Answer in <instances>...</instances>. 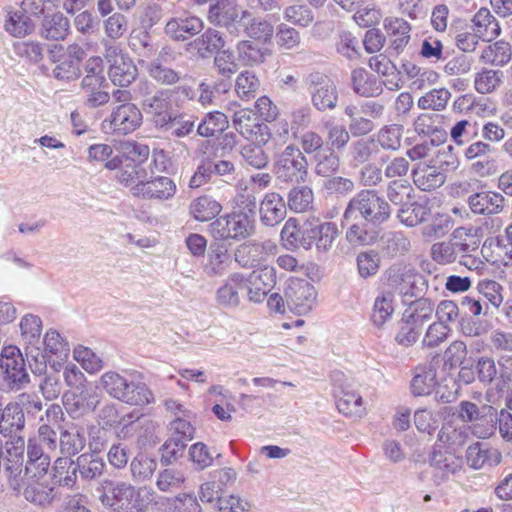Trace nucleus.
<instances>
[{
    "mask_svg": "<svg viewBox=\"0 0 512 512\" xmlns=\"http://www.w3.org/2000/svg\"><path fill=\"white\" fill-rule=\"evenodd\" d=\"M147 70L149 76L161 85H174L181 79V72L170 67V65L149 63Z\"/></svg>",
    "mask_w": 512,
    "mask_h": 512,
    "instance_id": "obj_64",
    "label": "nucleus"
},
{
    "mask_svg": "<svg viewBox=\"0 0 512 512\" xmlns=\"http://www.w3.org/2000/svg\"><path fill=\"white\" fill-rule=\"evenodd\" d=\"M203 20L193 14L184 12L171 17L165 24L164 33L173 41L185 42L204 30Z\"/></svg>",
    "mask_w": 512,
    "mask_h": 512,
    "instance_id": "obj_16",
    "label": "nucleus"
},
{
    "mask_svg": "<svg viewBox=\"0 0 512 512\" xmlns=\"http://www.w3.org/2000/svg\"><path fill=\"white\" fill-rule=\"evenodd\" d=\"M390 216L388 201L378 191L364 189L349 200L343 213L342 225L345 221L362 219L380 228Z\"/></svg>",
    "mask_w": 512,
    "mask_h": 512,
    "instance_id": "obj_2",
    "label": "nucleus"
},
{
    "mask_svg": "<svg viewBox=\"0 0 512 512\" xmlns=\"http://www.w3.org/2000/svg\"><path fill=\"white\" fill-rule=\"evenodd\" d=\"M414 184L422 191H432L441 187L447 176L438 166L419 165L412 170Z\"/></svg>",
    "mask_w": 512,
    "mask_h": 512,
    "instance_id": "obj_35",
    "label": "nucleus"
},
{
    "mask_svg": "<svg viewBox=\"0 0 512 512\" xmlns=\"http://www.w3.org/2000/svg\"><path fill=\"white\" fill-rule=\"evenodd\" d=\"M20 330L22 338L27 346H35L39 343L42 321L40 317L33 314H26L20 321Z\"/></svg>",
    "mask_w": 512,
    "mask_h": 512,
    "instance_id": "obj_58",
    "label": "nucleus"
},
{
    "mask_svg": "<svg viewBox=\"0 0 512 512\" xmlns=\"http://www.w3.org/2000/svg\"><path fill=\"white\" fill-rule=\"evenodd\" d=\"M383 82L364 68H355L351 72L353 91L361 97H378L383 92Z\"/></svg>",
    "mask_w": 512,
    "mask_h": 512,
    "instance_id": "obj_26",
    "label": "nucleus"
},
{
    "mask_svg": "<svg viewBox=\"0 0 512 512\" xmlns=\"http://www.w3.org/2000/svg\"><path fill=\"white\" fill-rule=\"evenodd\" d=\"M99 382L110 397L128 405L143 406L154 400L151 390L137 379L135 373L108 371L100 377Z\"/></svg>",
    "mask_w": 512,
    "mask_h": 512,
    "instance_id": "obj_1",
    "label": "nucleus"
},
{
    "mask_svg": "<svg viewBox=\"0 0 512 512\" xmlns=\"http://www.w3.org/2000/svg\"><path fill=\"white\" fill-rule=\"evenodd\" d=\"M142 118V113L135 104H120L112 110L109 119L110 129L119 135L132 133L142 124Z\"/></svg>",
    "mask_w": 512,
    "mask_h": 512,
    "instance_id": "obj_20",
    "label": "nucleus"
},
{
    "mask_svg": "<svg viewBox=\"0 0 512 512\" xmlns=\"http://www.w3.org/2000/svg\"><path fill=\"white\" fill-rule=\"evenodd\" d=\"M108 86L106 79L83 78L81 88L86 95V105L97 108L107 104L110 100V94L106 91Z\"/></svg>",
    "mask_w": 512,
    "mask_h": 512,
    "instance_id": "obj_39",
    "label": "nucleus"
},
{
    "mask_svg": "<svg viewBox=\"0 0 512 512\" xmlns=\"http://www.w3.org/2000/svg\"><path fill=\"white\" fill-rule=\"evenodd\" d=\"M308 160L295 144L287 145L277 153L273 163V174L280 182L287 185L305 183L308 178Z\"/></svg>",
    "mask_w": 512,
    "mask_h": 512,
    "instance_id": "obj_4",
    "label": "nucleus"
},
{
    "mask_svg": "<svg viewBox=\"0 0 512 512\" xmlns=\"http://www.w3.org/2000/svg\"><path fill=\"white\" fill-rule=\"evenodd\" d=\"M222 210V205L211 196L203 195L194 199L189 206L190 215L197 221L214 219Z\"/></svg>",
    "mask_w": 512,
    "mask_h": 512,
    "instance_id": "obj_46",
    "label": "nucleus"
},
{
    "mask_svg": "<svg viewBox=\"0 0 512 512\" xmlns=\"http://www.w3.org/2000/svg\"><path fill=\"white\" fill-rule=\"evenodd\" d=\"M260 221L264 226L274 227L281 223L287 214L283 196L277 192H268L259 205Z\"/></svg>",
    "mask_w": 512,
    "mask_h": 512,
    "instance_id": "obj_21",
    "label": "nucleus"
},
{
    "mask_svg": "<svg viewBox=\"0 0 512 512\" xmlns=\"http://www.w3.org/2000/svg\"><path fill=\"white\" fill-rule=\"evenodd\" d=\"M137 75L138 69L129 56L111 64L108 69V76L111 82L120 87H128L135 81Z\"/></svg>",
    "mask_w": 512,
    "mask_h": 512,
    "instance_id": "obj_44",
    "label": "nucleus"
},
{
    "mask_svg": "<svg viewBox=\"0 0 512 512\" xmlns=\"http://www.w3.org/2000/svg\"><path fill=\"white\" fill-rule=\"evenodd\" d=\"M467 204L474 214L490 216L503 211L505 198L498 192L482 191L471 194Z\"/></svg>",
    "mask_w": 512,
    "mask_h": 512,
    "instance_id": "obj_22",
    "label": "nucleus"
},
{
    "mask_svg": "<svg viewBox=\"0 0 512 512\" xmlns=\"http://www.w3.org/2000/svg\"><path fill=\"white\" fill-rule=\"evenodd\" d=\"M233 126L246 140L272 143L273 149L283 145L288 138L287 129L284 130L283 134L273 135L269 126L260 123L256 113L249 109H241L234 113Z\"/></svg>",
    "mask_w": 512,
    "mask_h": 512,
    "instance_id": "obj_6",
    "label": "nucleus"
},
{
    "mask_svg": "<svg viewBox=\"0 0 512 512\" xmlns=\"http://www.w3.org/2000/svg\"><path fill=\"white\" fill-rule=\"evenodd\" d=\"M338 236V228L334 222L324 221L316 216H309L303 222L302 248L308 250L313 245L318 251L327 252L332 248Z\"/></svg>",
    "mask_w": 512,
    "mask_h": 512,
    "instance_id": "obj_9",
    "label": "nucleus"
},
{
    "mask_svg": "<svg viewBox=\"0 0 512 512\" xmlns=\"http://www.w3.org/2000/svg\"><path fill=\"white\" fill-rule=\"evenodd\" d=\"M0 368L3 371V386L6 390L16 392L29 384L30 377L25 359L17 347L9 346L3 349Z\"/></svg>",
    "mask_w": 512,
    "mask_h": 512,
    "instance_id": "obj_8",
    "label": "nucleus"
},
{
    "mask_svg": "<svg viewBox=\"0 0 512 512\" xmlns=\"http://www.w3.org/2000/svg\"><path fill=\"white\" fill-rule=\"evenodd\" d=\"M44 351L50 357L55 356L60 360H66L69 354V344L61 335L53 329L46 332L43 340Z\"/></svg>",
    "mask_w": 512,
    "mask_h": 512,
    "instance_id": "obj_57",
    "label": "nucleus"
},
{
    "mask_svg": "<svg viewBox=\"0 0 512 512\" xmlns=\"http://www.w3.org/2000/svg\"><path fill=\"white\" fill-rule=\"evenodd\" d=\"M70 31V21L62 13L57 12L43 19L41 36L48 40H64Z\"/></svg>",
    "mask_w": 512,
    "mask_h": 512,
    "instance_id": "obj_43",
    "label": "nucleus"
},
{
    "mask_svg": "<svg viewBox=\"0 0 512 512\" xmlns=\"http://www.w3.org/2000/svg\"><path fill=\"white\" fill-rule=\"evenodd\" d=\"M472 22L477 33L490 39L498 37L501 33L499 22L487 8H480L473 16Z\"/></svg>",
    "mask_w": 512,
    "mask_h": 512,
    "instance_id": "obj_54",
    "label": "nucleus"
},
{
    "mask_svg": "<svg viewBox=\"0 0 512 512\" xmlns=\"http://www.w3.org/2000/svg\"><path fill=\"white\" fill-rule=\"evenodd\" d=\"M287 194L286 206L297 213H303L312 208L314 193L307 185L294 184Z\"/></svg>",
    "mask_w": 512,
    "mask_h": 512,
    "instance_id": "obj_50",
    "label": "nucleus"
},
{
    "mask_svg": "<svg viewBox=\"0 0 512 512\" xmlns=\"http://www.w3.org/2000/svg\"><path fill=\"white\" fill-rule=\"evenodd\" d=\"M23 495L28 502L41 507L49 506L55 497L54 488L41 483L27 486Z\"/></svg>",
    "mask_w": 512,
    "mask_h": 512,
    "instance_id": "obj_59",
    "label": "nucleus"
},
{
    "mask_svg": "<svg viewBox=\"0 0 512 512\" xmlns=\"http://www.w3.org/2000/svg\"><path fill=\"white\" fill-rule=\"evenodd\" d=\"M231 256L224 242H213L208 248L207 262L204 265V272L210 276H221L229 268Z\"/></svg>",
    "mask_w": 512,
    "mask_h": 512,
    "instance_id": "obj_31",
    "label": "nucleus"
},
{
    "mask_svg": "<svg viewBox=\"0 0 512 512\" xmlns=\"http://www.w3.org/2000/svg\"><path fill=\"white\" fill-rule=\"evenodd\" d=\"M394 294L390 291L381 292L374 300L371 321L381 328L389 321L394 312Z\"/></svg>",
    "mask_w": 512,
    "mask_h": 512,
    "instance_id": "obj_49",
    "label": "nucleus"
},
{
    "mask_svg": "<svg viewBox=\"0 0 512 512\" xmlns=\"http://www.w3.org/2000/svg\"><path fill=\"white\" fill-rule=\"evenodd\" d=\"M402 133V125H385L377 133V142L384 150L397 151L401 147Z\"/></svg>",
    "mask_w": 512,
    "mask_h": 512,
    "instance_id": "obj_56",
    "label": "nucleus"
},
{
    "mask_svg": "<svg viewBox=\"0 0 512 512\" xmlns=\"http://www.w3.org/2000/svg\"><path fill=\"white\" fill-rule=\"evenodd\" d=\"M89 447L91 452L82 453L75 459L79 479L84 484L98 481L106 469L104 459L97 452L100 450L98 443L91 441Z\"/></svg>",
    "mask_w": 512,
    "mask_h": 512,
    "instance_id": "obj_19",
    "label": "nucleus"
},
{
    "mask_svg": "<svg viewBox=\"0 0 512 512\" xmlns=\"http://www.w3.org/2000/svg\"><path fill=\"white\" fill-rule=\"evenodd\" d=\"M431 208L428 200L415 201L410 204L404 203L398 211V218L401 223L408 227L421 224L429 218Z\"/></svg>",
    "mask_w": 512,
    "mask_h": 512,
    "instance_id": "obj_42",
    "label": "nucleus"
},
{
    "mask_svg": "<svg viewBox=\"0 0 512 512\" xmlns=\"http://www.w3.org/2000/svg\"><path fill=\"white\" fill-rule=\"evenodd\" d=\"M382 241L384 252L391 257L403 255L410 249L409 239L400 231L386 233Z\"/></svg>",
    "mask_w": 512,
    "mask_h": 512,
    "instance_id": "obj_60",
    "label": "nucleus"
},
{
    "mask_svg": "<svg viewBox=\"0 0 512 512\" xmlns=\"http://www.w3.org/2000/svg\"><path fill=\"white\" fill-rule=\"evenodd\" d=\"M236 49L239 60L247 66L261 64L265 61L267 56L271 55L270 49L259 47L257 44L248 40L240 41Z\"/></svg>",
    "mask_w": 512,
    "mask_h": 512,
    "instance_id": "obj_53",
    "label": "nucleus"
},
{
    "mask_svg": "<svg viewBox=\"0 0 512 512\" xmlns=\"http://www.w3.org/2000/svg\"><path fill=\"white\" fill-rule=\"evenodd\" d=\"M311 161L315 175L324 179L336 175L341 167L340 156L329 148L312 156Z\"/></svg>",
    "mask_w": 512,
    "mask_h": 512,
    "instance_id": "obj_41",
    "label": "nucleus"
},
{
    "mask_svg": "<svg viewBox=\"0 0 512 512\" xmlns=\"http://www.w3.org/2000/svg\"><path fill=\"white\" fill-rule=\"evenodd\" d=\"M436 375L437 370L432 363L416 366L410 383L411 393L414 396H427L433 393L438 383Z\"/></svg>",
    "mask_w": 512,
    "mask_h": 512,
    "instance_id": "obj_30",
    "label": "nucleus"
},
{
    "mask_svg": "<svg viewBox=\"0 0 512 512\" xmlns=\"http://www.w3.org/2000/svg\"><path fill=\"white\" fill-rule=\"evenodd\" d=\"M25 414L21 404L9 402L0 411V434L4 437L15 435L25 428Z\"/></svg>",
    "mask_w": 512,
    "mask_h": 512,
    "instance_id": "obj_29",
    "label": "nucleus"
},
{
    "mask_svg": "<svg viewBox=\"0 0 512 512\" xmlns=\"http://www.w3.org/2000/svg\"><path fill=\"white\" fill-rule=\"evenodd\" d=\"M208 20L211 24L226 28L233 36L241 35L242 11L238 9L235 0H212Z\"/></svg>",
    "mask_w": 512,
    "mask_h": 512,
    "instance_id": "obj_13",
    "label": "nucleus"
},
{
    "mask_svg": "<svg viewBox=\"0 0 512 512\" xmlns=\"http://www.w3.org/2000/svg\"><path fill=\"white\" fill-rule=\"evenodd\" d=\"M511 57V45L504 40H499L483 49L480 60L485 64L504 66L511 60Z\"/></svg>",
    "mask_w": 512,
    "mask_h": 512,
    "instance_id": "obj_51",
    "label": "nucleus"
},
{
    "mask_svg": "<svg viewBox=\"0 0 512 512\" xmlns=\"http://www.w3.org/2000/svg\"><path fill=\"white\" fill-rule=\"evenodd\" d=\"M434 314V302L424 295L416 297L404 308L401 318L423 330Z\"/></svg>",
    "mask_w": 512,
    "mask_h": 512,
    "instance_id": "obj_27",
    "label": "nucleus"
},
{
    "mask_svg": "<svg viewBox=\"0 0 512 512\" xmlns=\"http://www.w3.org/2000/svg\"><path fill=\"white\" fill-rule=\"evenodd\" d=\"M53 479L61 487L78 488L79 471L75 460L68 457H58L53 466Z\"/></svg>",
    "mask_w": 512,
    "mask_h": 512,
    "instance_id": "obj_36",
    "label": "nucleus"
},
{
    "mask_svg": "<svg viewBox=\"0 0 512 512\" xmlns=\"http://www.w3.org/2000/svg\"><path fill=\"white\" fill-rule=\"evenodd\" d=\"M385 275L388 285L402 295L404 303L407 297L422 296L428 289V280L415 269L393 265Z\"/></svg>",
    "mask_w": 512,
    "mask_h": 512,
    "instance_id": "obj_7",
    "label": "nucleus"
},
{
    "mask_svg": "<svg viewBox=\"0 0 512 512\" xmlns=\"http://www.w3.org/2000/svg\"><path fill=\"white\" fill-rule=\"evenodd\" d=\"M256 230V216L245 212L230 211L209 224L210 234L220 241H243L254 236Z\"/></svg>",
    "mask_w": 512,
    "mask_h": 512,
    "instance_id": "obj_3",
    "label": "nucleus"
},
{
    "mask_svg": "<svg viewBox=\"0 0 512 512\" xmlns=\"http://www.w3.org/2000/svg\"><path fill=\"white\" fill-rule=\"evenodd\" d=\"M377 153L373 139H359L351 145L350 156L355 165L367 164Z\"/></svg>",
    "mask_w": 512,
    "mask_h": 512,
    "instance_id": "obj_63",
    "label": "nucleus"
},
{
    "mask_svg": "<svg viewBox=\"0 0 512 512\" xmlns=\"http://www.w3.org/2000/svg\"><path fill=\"white\" fill-rule=\"evenodd\" d=\"M95 491L101 504L115 512H123L139 495L131 484L110 479L99 481Z\"/></svg>",
    "mask_w": 512,
    "mask_h": 512,
    "instance_id": "obj_11",
    "label": "nucleus"
},
{
    "mask_svg": "<svg viewBox=\"0 0 512 512\" xmlns=\"http://www.w3.org/2000/svg\"><path fill=\"white\" fill-rule=\"evenodd\" d=\"M353 221L345 233V238L350 245L368 246L376 242L379 236V227L362 219Z\"/></svg>",
    "mask_w": 512,
    "mask_h": 512,
    "instance_id": "obj_32",
    "label": "nucleus"
},
{
    "mask_svg": "<svg viewBox=\"0 0 512 512\" xmlns=\"http://www.w3.org/2000/svg\"><path fill=\"white\" fill-rule=\"evenodd\" d=\"M167 122L163 124V127H159L160 129L169 132L171 136L176 138H184L189 136L194 132L195 129V120L192 116H186L184 114H175L172 113L167 116V119L164 121Z\"/></svg>",
    "mask_w": 512,
    "mask_h": 512,
    "instance_id": "obj_52",
    "label": "nucleus"
},
{
    "mask_svg": "<svg viewBox=\"0 0 512 512\" xmlns=\"http://www.w3.org/2000/svg\"><path fill=\"white\" fill-rule=\"evenodd\" d=\"M429 463L442 479L448 478L449 475L455 474L462 468V459L448 451L447 447L437 443L433 446Z\"/></svg>",
    "mask_w": 512,
    "mask_h": 512,
    "instance_id": "obj_24",
    "label": "nucleus"
},
{
    "mask_svg": "<svg viewBox=\"0 0 512 512\" xmlns=\"http://www.w3.org/2000/svg\"><path fill=\"white\" fill-rule=\"evenodd\" d=\"M214 66L216 67L218 73L224 77L220 83L214 85V89H216L219 93H225L231 87L230 78L239 69L233 52L230 50H224L222 48L215 54Z\"/></svg>",
    "mask_w": 512,
    "mask_h": 512,
    "instance_id": "obj_34",
    "label": "nucleus"
},
{
    "mask_svg": "<svg viewBox=\"0 0 512 512\" xmlns=\"http://www.w3.org/2000/svg\"><path fill=\"white\" fill-rule=\"evenodd\" d=\"M63 405L68 414L76 419L95 411L101 401V394L97 387L84 386L77 392L65 393Z\"/></svg>",
    "mask_w": 512,
    "mask_h": 512,
    "instance_id": "obj_15",
    "label": "nucleus"
},
{
    "mask_svg": "<svg viewBox=\"0 0 512 512\" xmlns=\"http://www.w3.org/2000/svg\"><path fill=\"white\" fill-rule=\"evenodd\" d=\"M229 126L227 116L220 111L207 113L197 126V135L212 138L224 132Z\"/></svg>",
    "mask_w": 512,
    "mask_h": 512,
    "instance_id": "obj_47",
    "label": "nucleus"
},
{
    "mask_svg": "<svg viewBox=\"0 0 512 512\" xmlns=\"http://www.w3.org/2000/svg\"><path fill=\"white\" fill-rule=\"evenodd\" d=\"M503 72L499 70L482 69L474 79V87L478 93L489 94L500 85Z\"/></svg>",
    "mask_w": 512,
    "mask_h": 512,
    "instance_id": "obj_61",
    "label": "nucleus"
},
{
    "mask_svg": "<svg viewBox=\"0 0 512 512\" xmlns=\"http://www.w3.org/2000/svg\"><path fill=\"white\" fill-rule=\"evenodd\" d=\"M383 26L390 40L391 49L397 54L403 52L411 39L410 23L403 18L387 17L384 19Z\"/></svg>",
    "mask_w": 512,
    "mask_h": 512,
    "instance_id": "obj_25",
    "label": "nucleus"
},
{
    "mask_svg": "<svg viewBox=\"0 0 512 512\" xmlns=\"http://www.w3.org/2000/svg\"><path fill=\"white\" fill-rule=\"evenodd\" d=\"M225 44L223 34L212 27H208L187 44V50H193L199 58L207 59L224 48Z\"/></svg>",
    "mask_w": 512,
    "mask_h": 512,
    "instance_id": "obj_23",
    "label": "nucleus"
},
{
    "mask_svg": "<svg viewBox=\"0 0 512 512\" xmlns=\"http://www.w3.org/2000/svg\"><path fill=\"white\" fill-rule=\"evenodd\" d=\"M476 290L483 303L489 304V309H498L503 303V287L494 280L484 279L477 284Z\"/></svg>",
    "mask_w": 512,
    "mask_h": 512,
    "instance_id": "obj_55",
    "label": "nucleus"
},
{
    "mask_svg": "<svg viewBox=\"0 0 512 512\" xmlns=\"http://www.w3.org/2000/svg\"><path fill=\"white\" fill-rule=\"evenodd\" d=\"M136 98L141 99L142 110L152 116L156 127H163L167 116L171 114L173 91L170 89L156 88V86L148 81L141 80L138 82L136 89Z\"/></svg>",
    "mask_w": 512,
    "mask_h": 512,
    "instance_id": "obj_5",
    "label": "nucleus"
},
{
    "mask_svg": "<svg viewBox=\"0 0 512 512\" xmlns=\"http://www.w3.org/2000/svg\"><path fill=\"white\" fill-rule=\"evenodd\" d=\"M304 83L315 109L324 112L336 108L338 91L335 83L326 74L311 72L304 78Z\"/></svg>",
    "mask_w": 512,
    "mask_h": 512,
    "instance_id": "obj_10",
    "label": "nucleus"
},
{
    "mask_svg": "<svg viewBox=\"0 0 512 512\" xmlns=\"http://www.w3.org/2000/svg\"><path fill=\"white\" fill-rule=\"evenodd\" d=\"M5 29L14 37H24L33 31L34 24L23 12L16 11L9 14L5 21Z\"/></svg>",
    "mask_w": 512,
    "mask_h": 512,
    "instance_id": "obj_62",
    "label": "nucleus"
},
{
    "mask_svg": "<svg viewBox=\"0 0 512 512\" xmlns=\"http://www.w3.org/2000/svg\"><path fill=\"white\" fill-rule=\"evenodd\" d=\"M275 248L270 241H246L236 247L234 259L242 268H255L265 262Z\"/></svg>",
    "mask_w": 512,
    "mask_h": 512,
    "instance_id": "obj_18",
    "label": "nucleus"
},
{
    "mask_svg": "<svg viewBox=\"0 0 512 512\" xmlns=\"http://www.w3.org/2000/svg\"><path fill=\"white\" fill-rule=\"evenodd\" d=\"M335 397L340 413L360 416L364 412L362 396L350 385L340 386L335 391Z\"/></svg>",
    "mask_w": 512,
    "mask_h": 512,
    "instance_id": "obj_38",
    "label": "nucleus"
},
{
    "mask_svg": "<svg viewBox=\"0 0 512 512\" xmlns=\"http://www.w3.org/2000/svg\"><path fill=\"white\" fill-rule=\"evenodd\" d=\"M86 445L85 431L82 427L72 424L67 428H60L59 450L62 457L72 458L78 455Z\"/></svg>",
    "mask_w": 512,
    "mask_h": 512,
    "instance_id": "obj_28",
    "label": "nucleus"
},
{
    "mask_svg": "<svg viewBox=\"0 0 512 512\" xmlns=\"http://www.w3.org/2000/svg\"><path fill=\"white\" fill-rule=\"evenodd\" d=\"M284 297L291 312L304 315L312 310L317 292L307 280L291 279L285 288Z\"/></svg>",
    "mask_w": 512,
    "mask_h": 512,
    "instance_id": "obj_12",
    "label": "nucleus"
},
{
    "mask_svg": "<svg viewBox=\"0 0 512 512\" xmlns=\"http://www.w3.org/2000/svg\"><path fill=\"white\" fill-rule=\"evenodd\" d=\"M243 286L249 301L262 302L276 284V270L272 266H263L250 274H243Z\"/></svg>",
    "mask_w": 512,
    "mask_h": 512,
    "instance_id": "obj_14",
    "label": "nucleus"
},
{
    "mask_svg": "<svg viewBox=\"0 0 512 512\" xmlns=\"http://www.w3.org/2000/svg\"><path fill=\"white\" fill-rule=\"evenodd\" d=\"M243 274L233 273L216 292L217 303L225 308H236L240 304L239 292L245 290Z\"/></svg>",
    "mask_w": 512,
    "mask_h": 512,
    "instance_id": "obj_33",
    "label": "nucleus"
},
{
    "mask_svg": "<svg viewBox=\"0 0 512 512\" xmlns=\"http://www.w3.org/2000/svg\"><path fill=\"white\" fill-rule=\"evenodd\" d=\"M241 33L244 32L248 37L260 40L265 43L270 42L274 33L272 24L266 20L251 17L247 11H242Z\"/></svg>",
    "mask_w": 512,
    "mask_h": 512,
    "instance_id": "obj_40",
    "label": "nucleus"
},
{
    "mask_svg": "<svg viewBox=\"0 0 512 512\" xmlns=\"http://www.w3.org/2000/svg\"><path fill=\"white\" fill-rule=\"evenodd\" d=\"M272 143H260L259 141H251L246 143L240 149V155L245 165L262 170L268 167L269 156L264 150V146Z\"/></svg>",
    "mask_w": 512,
    "mask_h": 512,
    "instance_id": "obj_45",
    "label": "nucleus"
},
{
    "mask_svg": "<svg viewBox=\"0 0 512 512\" xmlns=\"http://www.w3.org/2000/svg\"><path fill=\"white\" fill-rule=\"evenodd\" d=\"M135 196L146 199L168 200L176 193V184L166 176H150L146 172V178L137 182L132 188Z\"/></svg>",
    "mask_w": 512,
    "mask_h": 512,
    "instance_id": "obj_17",
    "label": "nucleus"
},
{
    "mask_svg": "<svg viewBox=\"0 0 512 512\" xmlns=\"http://www.w3.org/2000/svg\"><path fill=\"white\" fill-rule=\"evenodd\" d=\"M323 128L326 133V143L329 149L334 151H343L350 141V131L345 125L336 123L334 120L323 122Z\"/></svg>",
    "mask_w": 512,
    "mask_h": 512,
    "instance_id": "obj_48",
    "label": "nucleus"
},
{
    "mask_svg": "<svg viewBox=\"0 0 512 512\" xmlns=\"http://www.w3.org/2000/svg\"><path fill=\"white\" fill-rule=\"evenodd\" d=\"M467 463L473 469H481L484 466H496L501 462V454L493 448H486L477 442L470 445L466 451Z\"/></svg>",
    "mask_w": 512,
    "mask_h": 512,
    "instance_id": "obj_37",
    "label": "nucleus"
}]
</instances>
